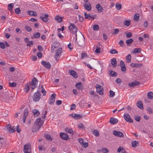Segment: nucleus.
Listing matches in <instances>:
<instances>
[{
	"mask_svg": "<svg viewBox=\"0 0 153 153\" xmlns=\"http://www.w3.org/2000/svg\"><path fill=\"white\" fill-rule=\"evenodd\" d=\"M43 124V122L42 121L41 118H39L37 119L32 127V132H35L37 131L40 128Z\"/></svg>",
	"mask_w": 153,
	"mask_h": 153,
	"instance_id": "nucleus-1",
	"label": "nucleus"
},
{
	"mask_svg": "<svg viewBox=\"0 0 153 153\" xmlns=\"http://www.w3.org/2000/svg\"><path fill=\"white\" fill-rule=\"evenodd\" d=\"M69 28L72 33H75L76 34V39L77 40V35L76 34L77 31V29L75 25L74 24L71 23L69 27Z\"/></svg>",
	"mask_w": 153,
	"mask_h": 153,
	"instance_id": "nucleus-2",
	"label": "nucleus"
},
{
	"mask_svg": "<svg viewBox=\"0 0 153 153\" xmlns=\"http://www.w3.org/2000/svg\"><path fill=\"white\" fill-rule=\"evenodd\" d=\"M5 129L9 133H11L14 132L16 131L15 126H11L10 124H8L5 127Z\"/></svg>",
	"mask_w": 153,
	"mask_h": 153,
	"instance_id": "nucleus-3",
	"label": "nucleus"
},
{
	"mask_svg": "<svg viewBox=\"0 0 153 153\" xmlns=\"http://www.w3.org/2000/svg\"><path fill=\"white\" fill-rule=\"evenodd\" d=\"M41 98V94L38 91L34 93L33 97V100L35 102L38 101Z\"/></svg>",
	"mask_w": 153,
	"mask_h": 153,
	"instance_id": "nucleus-4",
	"label": "nucleus"
},
{
	"mask_svg": "<svg viewBox=\"0 0 153 153\" xmlns=\"http://www.w3.org/2000/svg\"><path fill=\"white\" fill-rule=\"evenodd\" d=\"M23 151L25 153H31V148L30 145L29 144L25 145L24 147Z\"/></svg>",
	"mask_w": 153,
	"mask_h": 153,
	"instance_id": "nucleus-5",
	"label": "nucleus"
},
{
	"mask_svg": "<svg viewBox=\"0 0 153 153\" xmlns=\"http://www.w3.org/2000/svg\"><path fill=\"white\" fill-rule=\"evenodd\" d=\"M62 48H59L57 50L56 53L55 54V55L54 56V58L56 59L57 62H58V61L59 60L60 57V55L62 52Z\"/></svg>",
	"mask_w": 153,
	"mask_h": 153,
	"instance_id": "nucleus-6",
	"label": "nucleus"
},
{
	"mask_svg": "<svg viewBox=\"0 0 153 153\" xmlns=\"http://www.w3.org/2000/svg\"><path fill=\"white\" fill-rule=\"evenodd\" d=\"M96 86V91L101 95H103V87L98 84Z\"/></svg>",
	"mask_w": 153,
	"mask_h": 153,
	"instance_id": "nucleus-7",
	"label": "nucleus"
},
{
	"mask_svg": "<svg viewBox=\"0 0 153 153\" xmlns=\"http://www.w3.org/2000/svg\"><path fill=\"white\" fill-rule=\"evenodd\" d=\"M113 133L114 136L118 137H124L123 133L120 131L114 130L113 131Z\"/></svg>",
	"mask_w": 153,
	"mask_h": 153,
	"instance_id": "nucleus-8",
	"label": "nucleus"
},
{
	"mask_svg": "<svg viewBox=\"0 0 153 153\" xmlns=\"http://www.w3.org/2000/svg\"><path fill=\"white\" fill-rule=\"evenodd\" d=\"M124 118L125 120L129 123H132L133 122L132 120L131 119L129 114L126 113L124 115Z\"/></svg>",
	"mask_w": 153,
	"mask_h": 153,
	"instance_id": "nucleus-9",
	"label": "nucleus"
},
{
	"mask_svg": "<svg viewBox=\"0 0 153 153\" xmlns=\"http://www.w3.org/2000/svg\"><path fill=\"white\" fill-rule=\"evenodd\" d=\"M56 95L55 94H51L50 99H49L48 102V103L50 105L53 104L55 102V97Z\"/></svg>",
	"mask_w": 153,
	"mask_h": 153,
	"instance_id": "nucleus-10",
	"label": "nucleus"
},
{
	"mask_svg": "<svg viewBox=\"0 0 153 153\" xmlns=\"http://www.w3.org/2000/svg\"><path fill=\"white\" fill-rule=\"evenodd\" d=\"M49 16L48 14H45L42 13L41 14V16L40 17V18L42 19V21L45 22H47L48 20Z\"/></svg>",
	"mask_w": 153,
	"mask_h": 153,
	"instance_id": "nucleus-11",
	"label": "nucleus"
},
{
	"mask_svg": "<svg viewBox=\"0 0 153 153\" xmlns=\"http://www.w3.org/2000/svg\"><path fill=\"white\" fill-rule=\"evenodd\" d=\"M120 63L121 71L123 72L124 73H125L126 71V68L124 62L122 60H121L120 62Z\"/></svg>",
	"mask_w": 153,
	"mask_h": 153,
	"instance_id": "nucleus-12",
	"label": "nucleus"
},
{
	"mask_svg": "<svg viewBox=\"0 0 153 153\" xmlns=\"http://www.w3.org/2000/svg\"><path fill=\"white\" fill-rule=\"evenodd\" d=\"M28 110L27 109H26L24 110L23 114V120L24 123H25L26 118L28 114Z\"/></svg>",
	"mask_w": 153,
	"mask_h": 153,
	"instance_id": "nucleus-13",
	"label": "nucleus"
},
{
	"mask_svg": "<svg viewBox=\"0 0 153 153\" xmlns=\"http://www.w3.org/2000/svg\"><path fill=\"white\" fill-rule=\"evenodd\" d=\"M41 64L46 68L49 69L51 68V65L49 62L43 61H42Z\"/></svg>",
	"mask_w": 153,
	"mask_h": 153,
	"instance_id": "nucleus-14",
	"label": "nucleus"
},
{
	"mask_svg": "<svg viewBox=\"0 0 153 153\" xmlns=\"http://www.w3.org/2000/svg\"><path fill=\"white\" fill-rule=\"evenodd\" d=\"M60 136L62 139L65 140H67L69 138L68 134L63 132H61Z\"/></svg>",
	"mask_w": 153,
	"mask_h": 153,
	"instance_id": "nucleus-15",
	"label": "nucleus"
},
{
	"mask_svg": "<svg viewBox=\"0 0 153 153\" xmlns=\"http://www.w3.org/2000/svg\"><path fill=\"white\" fill-rule=\"evenodd\" d=\"M84 6L85 9L88 11L91 10V4L89 2L86 1L84 5Z\"/></svg>",
	"mask_w": 153,
	"mask_h": 153,
	"instance_id": "nucleus-16",
	"label": "nucleus"
},
{
	"mask_svg": "<svg viewBox=\"0 0 153 153\" xmlns=\"http://www.w3.org/2000/svg\"><path fill=\"white\" fill-rule=\"evenodd\" d=\"M140 84V83L139 82L136 80L134 81L128 83V85L130 87H134L136 85H139Z\"/></svg>",
	"mask_w": 153,
	"mask_h": 153,
	"instance_id": "nucleus-17",
	"label": "nucleus"
},
{
	"mask_svg": "<svg viewBox=\"0 0 153 153\" xmlns=\"http://www.w3.org/2000/svg\"><path fill=\"white\" fill-rule=\"evenodd\" d=\"M118 120L114 117H112L110 119L109 122L111 124H114L118 122Z\"/></svg>",
	"mask_w": 153,
	"mask_h": 153,
	"instance_id": "nucleus-18",
	"label": "nucleus"
},
{
	"mask_svg": "<svg viewBox=\"0 0 153 153\" xmlns=\"http://www.w3.org/2000/svg\"><path fill=\"white\" fill-rule=\"evenodd\" d=\"M70 74L74 78H77L78 77V75L76 72L73 70H70Z\"/></svg>",
	"mask_w": 153,
	"mask_h": 153,
	"instance_id": "nucleus-19",
	"label": "nucleus"
},
{
	"mask_svg": "<svg viewBox=\"0 0 153 153\" xmlns=\"http://www.w3.org/2000/svg\"><path fill=\"white\" fill-rule=\"evenodd\" d=\"M111 64L114 68H115L117 66V62L115 58H113L111 59Z\"/></svg>",
	"mask_w": 153,
	"mask_h": 153,
	"instance_id": "nucleus-20",
	"label": "nucleus"
},
{
	"mask_svg": "<svg viewBox=\"0 0 153 153\" xmlns=\"http://www.w3.org/2000/svg\"><path fill=\"white\" fill-rule=\"evenodd\" d=\"M96 7L97 9V10L98 12H100L102 11L103 10V8L100 5L98 4L96 5Z\"/></svg>",
	"mask_w": 153,
	"mask_h": 153,
	"instance_id": "nucleus-21",
	"label": "nucleus"
},
{
	"mask_svg": "<svg viewBox=\"0 0 153 153\" xmlns=\"http://www.w3.org/2000/svg\"><path fill=\"white\" fill-rule=\"evenodd\" d=\"M27 13L29 15L31 16H36L37 15L36 13L33 11L28 10L27 11Z\"/></svg>",
	"mask_w": 153,
	"mask_h": 153,
	"instance_id": "nucleus-22",
	"label": "nucleus"
},
{
	"mask_svg": "<svg viewBox=\"0 0 153 153\" xmlns=\"http://www.w3.org/2000/svg\"><path fill=\"white\" fill-rule=\"evenodd\" d=\"M72 115L73 117L75 120H78L82 116L80 114H74L71 115Z\"/></svg>",
	"mask_w": 153,
	"mask_h": 153,
	"instance_id": "nucleus-23",
	"label": "nucleus"
},
{
	"mask_svg": "<svg viewBox=\"0 0 153 153\" xmlns=\"http://www.w3.org/2000/svg\"><path fill=\"white\" fill-rule=\"evenodd\" d=\"M109 74L110 76L112 77L116 76L117 74L116 72L112 71L110 70L109 71Z\"/></svg>",
	"mask_w": 153,
	"mask_h": 153,
	"instance_id": "nucleus-24",
	"label": "nucleus"
},
{
	"mask_svg": "<svg viewBox=\"0 0 153 153\" xmlns=\"http://www.w3.org/2000/svg\"><path fill=\"white\" fill-rule=\"evenodd\" d=\"M33 112L35 117H36L39 115V112L37 109H34L33 111Z\"/></svg>",
	"mask_w": 153,
	"mask_h": 153,
	"instance_id": "nucleus-25",
	"label": "nucleus"
},
{
	"mask_svg": "<svg viewBox=\"0 0 153 153\" xmlns=\"http://www.w3.org/2000/svg\"><path fill=\"white\" fill-rule=\"evenodd\" d=\"M137 106L139 108H140L141 109H143V105L142 103V102L141 101H138L137 104Z\"/></svg>",
	"mask_w": 153,
	"mask_h": 153,
	"instance_id": "nucleus-26",
	"label": "nucleus"
},
{
	"mask_svg": "<svg viewBox=\"0 0 153 153\" xmlns=\"http://www.w3.org/2000/svg\"><path fill=\"white\" fill-rule=\"evenodd\" d=\"M13 5L14 4L13 3H11L10 4H9L8 5V9L11 13H12V12H13L12 9Z\"/></svg>",
	"mask_w": 153,
	"mask_h": 153,
	"instance_id": "nucleus-27",
	"label": "nucleus"
},
{
	"mask_svg": "<svg viewBox=\"0 0 153 153\" xmlns=\"http://www.w3.org/2000/svg\"><path fill=\"white\" fill-rule=\"evenodd\" d=\"M76 86L79 90H82V84L80 82L76 83Z\"/></svg>",
	"mask_w": 153,
	"mask_h": 153,
	"instance_id": "nucleus-28",
	"label": "nucleus"
},
{
	"mask_svg": "<svg viewBox=\"0 0 153 153\" xmlns=\"http://www.w3.org/2000/svg\"><path fill=\"white\" fill-rule=\"evenodd\" d=\"M147 97L149 99H153V93L151 91L148 92L147 94Z\"/></svg>",
	"mask_w": 153,
	"mask_h": 153,
	"instance_id": "nucleus-29",
	"label": "nucleus"
},
{
	"mask_svg": "<svg viewBox=\"0 0 153 153\" xmlns=\"http://www.w3.org/2000/svg\"><path fill=\"white\" fill-rule=\"evenodd\" d=\"M131 56L130 54H129L126 56V62L130 63L131 61Z\"/></svg>",
	"mask_w": 153,
	"mask_h": 153,
	"instance_id": "nucleus-30",
	"label": "nucleus"
},
{
	"mask_svg": "<svg viewBox=\"0 0 153 153\" xmlns=\"http://www.w3.org/2000/svg\"><path fill=\"white\" fill-rule=\"evenodd\" d=\"M65 132L67 133H70L72 134H73V130L71 128H66L65 129Z\"/></svg>",
	"mask_w": 153,
	"mask_h": 153,
	"instance_id": "nucleus-31",
	"label": "nucleus"
},
{
	"mask_svg": "<svg viewBox=\"0 0 153 153\" xmlns=\"http://www.w3.org/2000/svg\"><path fill=\"white\" fill-rule=\"evenodd\" d=\"M133 42V40L131 38L126 41V43L128 45H130Z\"/></svg>",
	"mask_w": 153,
	"mask_h": 153,
	"instance_id": "nucleus-32",
	"label": "nucleus"
},
{
	"mask_svg": "<svg viewBox=\"0 0 153 153\" xmlns=\"http://www.w3.org/2000/svg\"><path fill=\"white\" fill-rule=\"evenodd\" d=\"M140 14L138 13L136 14L134 16V19L135 21L138 20L139 18Z\"/></svg>",
	"mask_w": 153,
	"mask_h": 153,
	"instance_id": "nucleus-33",
	"label": "nucleus"
},
{
	"mask_svg": "<svg viewBox=\"0 0 153 153\" xmlns=\"http://www.w3.org/2000/svg\"><path fill=\"white\" fill-rule=\"evenodd\" d=\"M55 19L58 22H61L62 21V17H60L58 16H56Z\"/></svg>",
	"mask_w": 153,
	"mask_h": 153,
	"instance_id": "nucleus-34",
	"label": "nucleus"
},
{
	"mask_svg": "<svg viewBox=\"0 0 153 153\" xmlns=\"http://www.w3.org/2000/svg\"><path fill=\"white\" fill-rule=\"evenodd\" d=\"M37 82L38 80L36 79L35 77H34L33 79L32 82L31 84L33 85H36Z\"/></svg>",
	"mask_w": 153,
	"mask_h": 153,
	"instance_id": "nucleus-35",
	"label": "nucleus"
},
{
	"mask_svg": "<svg viewBox=\"0 0 153 153\" xmlns=\"http://www.w3.org/2000/svg\"><path fill=\"white\" fill-rule=\"evenodd\" d=\"M139 142L136 141H132V146L133 147H135L139 144Z\"/></svg>",
	"mask_w": 153,
	"mask_h": 153,
	"instance_id": "nucleus-36",
	"label": "nucleus"
},
{
	"mask_svg": "<svg viewBox=\"0 0 153 153\" xmlns=\"http://www.w3.org/2000/svg\"><path fill=\"white\" fill-rule=\"evenodd\" d=\"M125 33L126 35V37L128 38H130L132 36V33L130 32L126 31L125 32Z\"/></svg>",
	"mask_w": 153,
	"mask_h": 153,
	"instance_id": "nucleus-37",
	"label": "nucleus"
},
{
	"mask_svg": "<svg viewBox=\"0 0 153 153\" xmlns=\"http://www.w3.org/2000/svg\"><path fill=\"white\" fill-rule=\"evenodd\" d=\"M115 6L116 8L118 10H120L122 7L121 4L118 3H116Z\"/></svg>",
	"mask_w": 153,
	"mask_h": 153,
	"instance_id": "nucleus-38",
	"label": "nucleus"
},
{
	"mask_svg": "<svg viewBox=\"0 0 153 153\" xmlns=\"http://www.w3.org/2000/svg\"><path fill=\"white\" fill-rule=\"evenodd\" d=\"M93 134L97 137L99 136V133L97 130H95L94 131Z\"/></svg>",
	"mask_w": 153,
	"mask_h": 153,
	"instance_id": "nucleus-39",
	"label": "nucleus"
},
{
	"mask_svg": "<svg viewBox=\"0 0 153 153\" xmlns=\"http://www.w3.org/2000/svg\"><path fill=\"white\" fill-rule=\"evenodd\" d=\"M33 35L34 37H35V38H38L40 36V33L39 32L35 33Z\"/></svg>",
	"mask_w": 153,
	"mask_h": 153,
	"instance_id": "nucleus-40",
	"label": "nucleus"
},
{
	"mask_svg": "<svg viewBox=\"0 0 153 153\" xmlns=\"http://www.w3.org/2000/svg\"><path fill=\"white\" fill-rule=\"evenodd\" d=\"M109 97H114L115 95V92L111 90H110L109 91Z\"/></svg>",
	"mask_w": 153,
	"mask_h": 153,
	"instance_id": "nucleus-41",
	"label": "nucleus"
},
{
	"mask_svg": "<svg viewBox=\"0 0 153 153\" xmlns=\"http://www.w3.org/2000/svg\"><path fill=\"white\" fill-rule=\"evenodd\" d=\"M99 27L98 25H95L93 26V29L94 30L97 31L99 30Z\"/></svg>",
	"mask_w": 153,
	"mask_h": 153,
	"instance_id": "nucleus-42",
	"label": "nucleus"
},
{
	"mask_svg": "<svg viewBox=\"0 0 153 153\" xmlns=\"http://www.w3.org/2000/svg\"><path fill=\"white\" fill-rule=\"evenodd\" d=\"M141 51L140 48H135L134 49V50L133 52V53H140L141 52Z\"/></svg>",
	"mask_w": 153,
	"mask_h": 153,
	"instance_id": "nucleus-43",
	"label": "nucleus"
},
{
	"mask_svg": "<svg viewBox=\"0 0 153 153\" xmlns=\"http://www.w3.org/2000/svg\"><path fill=\"white\" fill-rule=\"evenodd\" d=\"M130 21L126 20L124 22V24L126 26H129L130 24Z\"/></svg>",
	"mask_w": 153,
	"mask_h": 153,
	"instance_id": "nucleus-44",
	"label": "nucleus"
},
{
	"mask_svg": "<svg viewBox=\"0 0 153 153\" xmlns=\"http://www.w3.org/2000/svg\"><path fill=\"white\" fill-rule=\"evenodd\" d=\"M134 119L137 122H139L140 120L141 117L140 116L138 115H135L134 116Z\"/></svg>",
	"mask_w": 153,
	"mask_h": 153,
	"instance_id": "nucleus-45",
	"label": "nucleus"
},
{
	"mask_svg": "<svg viewBox=\"0 0 153 153\" xmlns=\"http://www.w3.org/2000/svg\"><path fill=\"white\" fill-rule=\"evenodd\" d=\"M109 52L112 54L117 53H118L117 51L115 49H111L110 50Z\"/></svg>",
	"mask_w": 153,
	"mask_h": 153,
	"instance_id": "nucleus-46",
	"label": "nucleus"
},
{
	"mask_svg": "<svg viewBox=\"0 0 153 153\" xmlns=\"http://www.w3.org/2000/svg\"><path fill=\"white\" fill-rule=\"evenodd\" d=\"M101 151L103 153H107L109 152L108 149L105 148L102 149Z\"/></svg>",
	"mask_w": 153,
	"mask_h": 153,
	"instance_id": "nucleus-47",
	"label": "nucleus"
},
{
	"mask_svg": "<svg viewBox=\"0 0 153 153\" xmlns=\"http://www.w3.org/2000/svg\"><path fill=\"white\" fill-rule=\"evenodd\" d=\"M82 146L84 148H86L88 146V144L87 143H84V142L81 144Z\"/></svg>",
	"mask_w": 153,
	"mask_h": 153,
	"instance_id": "nucleus-48",
	"label": "nucleus"
},
{
	"mask_svg": "<svg viewBox=\"0 0 153 153\" xmlns=\"http://www.w3.org/2000/svg\"><path fill=\"white\" fill-rule=\"evenodd\" d=\"M25 29L28 32L31 31L32 30L31 27L28 26H26Z\"/></svg>",
	"mask_w": 153,
	"mask_h": 153,
	"instance_id": "nucleus-49",
	"label": "nucleus"
},
{
	"mask_svg": "<svg viewBox=\"0 0 153 153\" xmlns=\"http://www.w3.org/2000/svg\"><path fill=\"white\" fill-rule=\"evenodd\" d=\"M97 16V15L96 14L95 15H90L89 16V18H91V20H94V19H95L96 18Z\"/></svg>",
	"mask_w": 153,
	"mask_h": 153,
	"instance_id": "nucleus-50",
	"label": "nucleus"
},
{
	"mask_svg": "<svg viewBox=\"0 0 153 153\" xmlns=\"http://www.w3.org/2000/svg\"><path fill=\"white\" fill-rule=\"evenodd\" d=\"M9 85L11 87H16L17 85V84L16 82H9Z\"/></svg>",
	"mask_w": 153,
	"mask_h": 153,
	"instance_id": "nucleus-51",
	"label": "nucleus"
},
{
	"mask_svg": "<svg viewBox=\"0 0 153 153\" xmlns=\"http://www.w3.org/2000/svg\"><path fill=\"white\" fill-rule=\"evenodd\" d=\"M45 138H46V139L48 140H50L51 141L52 140L51 138V136L49 135L48 134H45Z\"/></svg>",
	"mask_w": 153,
	"mask_h": 153,
	"instance_id": "nucleus-52",
	"label": "nucleus"
},
{
	"mask_svg": "<svg viewBox=\"0 0 153 153\" xmlns=\"http://www.w3.org/2000/svg\"><path fill=\"white\" fill-rule=\"evenodd\" d=\"M77 126L79 128H84V126L82 123L78 124Z\"/></svg>",
	"mask_w": 153,
	"mask_h": 153,
	"instance_id": "nucleus-53",
	"label": "nucleus"
},
{
	"mask_svg": "<svg viewBox=\"0 0 153 153\" xmlns=\"http://www.w3.org/2000/svg\"><path fill=\"white\" fill-rule=\"evenodd\" d=\"M79 20V22H82L83 21V19H84V17L83 16H81L80 15H79L78 16Z\"/></svg>",
	"mask_w": 153,
	"mask_h": 153,
	"instance_id": "nucleus-54",
	"label": "nucleus"
},
{
	"mask_svg": "<svg viewBox=\"0 0 153 153\" xmlns=\"http://www.w3.org/2000/svg\"><path fill=\"white\" fill-rule=\"evenodd\" d=\"M20 12L21 10H20L19 8H16L15 10V13L17 14H19V13H20Z\"/></svg>",
	"mask_w": 153,
	"mask_h": 153,
	"instance_id": "nucleus-55",
	"label": "nucleus"
},
{
	"mask_svg": "<svg viewBox=\"0 0 153 153\" xmlns=\"http://www.w3.org/2000/svg\"><path fill=\"white\" fill-rule=\"evenodd\" d=\"M0 47L2 49H4L5 48V45L3 42H0Z\"/></svg>",
	"mask_w": 153,
	"mask_h": 153,
	"instance_id": "nucleus-56",
	"label": "nucleus"
},
{
	"mask_svg": "<svg viewBox=\"0 0 153 153\" xmlns=\"http://www.w3.org/2000/svg\"><path fill=\"white\" fill-rule=\"evenodd\" d=\"M88 56L87 54L85 53H82V55H81V59H83L84 58Z\"/></svg>",
	"mask_w": 153,
	"mask_h": 153,
	"instance_id": "nucleus-57",
	"label": "nucleus"
},
{
	"mask_svg": "<svg viewBox=\"0 0 153 153\" xmlns=\"http://www.w3.org/2000/svg\"><path fill=\"white\" fill-rule=\"evenodd\" d=\"M76 105L75 104H72L71 105L70 110H73L76 108Z\"/></svg>",
	"mask_w": 153,
	"mask_h": 153,
	"instance_id": "nucleus-58",
	"label": "nucleus"
},
{
	"mask_svg": "<svg viewBox=\"0 0 153 153\" xmlns=\"http://www.w3.org/2000/svg\"><path fill=\"white\" fill-rule=\"evenodd\" d=\"M62 101L60 100H57L56 101V104L57 105H59L62 103Z\"/></svg>",
	"mask_w": 153,
	"mask_h": 153,
	"instance_id": "nucleus-59",
	"label": "nucleus"
},
{
	"mask_svg": "<svg viewBox=\"0 0 153 153\" xmlns=\"http://www.w3.org/2000/svg\"><path fill=\"white\" fill-rule=\"evenodd\" d=\"M84 15L85 18L86 19H88V18H89V16H90V15H89V14L88 15L85 12L84 13Z\"/></svg>",
	"mask_w": 153,
	"mask_h": 153,
	"instance_id": "nucleus-60",
	"label": "nucleus"
},
{
	"mask_svg": "<svg viewBox=\"0 0 153 153\" xmlns=\"http://www.w3.org/2000/svg\"><path fill=\"white\" fill-rule=\"evenodd\" d=\"M100 47H97V48L96 49L95 51L97 53H99L100 52Z\"/></svg>",
	"mask_w": 153,
	"mask_h": 153,
	"instance_id": "nucleus-61",
	"label": "nucleus"
},
{
	"mask_svg": "<svg viewBox=\"0 0 153 153\" xmlns=\"http://www.w3.org/2000/svg\"><path fill=\"white\" fill-rule=\"evenodd\" d=\"M36 85H33L31 84H30V88L32 89L33 90L36 87Z\"/></svg>",
	"mask_w": 153,
	"mask_h": 153,
	"instance_id": "nucleus-62",
	"label": "nucleus"
},
{
	"mask_svg": "<svg viewBox=\"0 0 153 153\" xmlns=\"http://www.w3.org/2000/svg\"><path fill=\"white\" fill-rule=\"evenodd\" d=\"M123 149V147L122 146L120 147L118 149L117 152L119 153Z\"/></svg>",
	"mask_w": 153,
	"mask_h": 153,
	"instance_id": "nucleus-63",
	"label": "nucleus"
},
{
	"mask_svg": "<svg viewBox=\"0 0 153 153\" xmlns=\"http://www.w3.org/2000/svg\"><path fill=\"white\" fill-rule=\"evenodd\" d=\"M119 44L121 47H123V40H121L118 43Z\"/></svg>",
	"mask_w": 153,
	"mask_h": 153,
	"instance_id": "nucleus-64",
	"label": "nucleus"
}]
</instances>
